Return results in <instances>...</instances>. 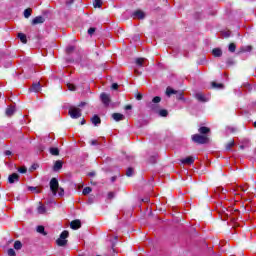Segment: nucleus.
Here are the masks:
<instances>
[{"mask_svg": "<svg viewBox=\"0 0 256 256\" xmlns=\"http://www.w3.org/2000/svg\"><path fill=\"white\" fill-rule=\"evenodd\" d=\"M33 169H36V166H34Z\"/></svg>", "mask_w": 256, "mask_h": 256, "instance_id": "nucleus-56", "label": "nucleus"}, {"mask_svg": "<svg viewBox=\"0 0 256 256\" xmlns=\"http://www.w3.org/2000/svg\"><path fill=\"white\" fill-rule=\"evenodd\" d=\"M115 241H117V237H115Z\"/></svg>", "mask_w": 256, "mask_h": 256, "instance_id": "nucleus-59", "label": "nucleus"}, {"mask_svg": "<svg viewBox=\"0 0 256 256\" xmlns=\"http://www.w3.org/2000/svg\"><path fill=\"white\" fill-rule=\"evenodd\" d=\"M136 65L138 67H144L145 66V58H137L136 59Z\"/></svg>", "mask_w": 256, "mask_h": 256, "instance_id": "nucleus-22", "label": "nucleus"}, {"mask_svg": "<svg viewBox=\"0 0 256 256\" xmlns=\"http://www.w3.org/2000/svg\"><path fill=\"white\" fill-rule=\"evenodd\" d=\"M37 232L41 233V235H44V236L47 235V232H45V227H43V226H38Z\"/></svg>", "mask_w": 256, "mask_h": 256, "instance_id": "nucleus-29", "label": "nucleus"}, {"mask_svg": "<svg viewBox=\"0 0 256 256\" xmlns=\"http://www.w3.org/2000/svg\"><path fill=\"white\" fill-rule=\"evenodd\" d=\"M7 254L9 256H15L16 255L15 250L13 248L8 249Z\"/></svg>", "mask_w": 256, "mask_h": 256, "instance_id": "nucleus-36", "label": "nucleus"}, {"mask_svg": "<svg viewBox=\"0 0 256 256\" xmlns=\"http://www.w3.org/2000/svg\"><path fill=\"white\" fill-rule=\"evenodd\" d=\"M181 163L183 165H193V163H195V158L192 156L186 157L181 160Z\"/></svg>", "mask_w": 256, "mask_h": 256, "instance_id": "nucleus-9", "label": "nucleus"}, {"mask_svg": "<svg viewBox=\"0 0 256 256\" xmlns=\"http://www.w3.org/2000/svg\"><path fill=\"white\" fill-rule=\"evenodd\" d=\"M112 118L114 119V121H123V119H125V115L121 113H114L112 114Z\"/></svg>", "mask_w": 256, "mask_h": 256, "instance_id": "nucleus-16", "label": "nucleus"}, {"mask_svg": "<svg viewBox=\"0 0 256 256\" xmlns=\"http://www.w3.org/2000/svg\"><path fill=\"white\" fill-rule=\"evenodd\" d=\"M29 191H33V193H41V191H39L37 187H29Z\"/></svg>", "mask_w": 256, "mask_h": 256, "instance_id": "nucleus-37", "label": "nucleus"}, {"mask_svg": "<svg viewBox=\"0 0 256 256\" xmlns=\"http://www.w3.org/2000/svg\"><path fill=\"white\" fill-rule=\"evenodd\" d=\"M212 55L214 57H221V55H223V51L220 48H214L212 50Z\"/></svg>", "mask_w": 256, "mask_h": 256, "instance_id": "nucleus-18", "label": "nucleus"}, {"mask_svg": "<svg viewBox=\"0 0 256 256\" xmlns=\"http://www.w3.org/2000/svg\"><path fill=\"white\" fill-rule=\"evenodd\" d=\"M93 190L91 189V187H85L82 191L83 195H89V193H91Z\"/></svg>", "mask_w": 256, "mask_h": 256, "instance_id": "nucleus-32", "label": "nucleus"}, {"mask_svg": "<svg viewBox=\"0 0 256 256\" xmlns=\"http://www.w3.org/2000/svg\"><path fill=\"white\" fill-rule=\"evenodd\" d=\"M112 181H115V178H112Z\"/></svg>", "mask_w": 256, "mask_h": 256, "instance_id": "nucleus-55", "label": "nucleus"}, {"mask_svg": "<svg viewBox=\"0 0 256 256\" xmlns=\"http://www.w3.org/2000/svg\"><path fill=\"white\" fill-rule=\"evenodd\" d=\"M235 49H237V45H235V43H230L228 46V51H230V53H235Z\"/></svg>", "mask_w": 256, "mask_h": 256, "instance_id": "nucleus-27", "label": "nucleus"}, {"mask_svg": "<svg viewBox=\"0 0 256 256\" xmlns=\"http://www.w3.org/2000/svg\"><path fill=\"white\" fill-rule=\"evenodd\" d=\"M68 114L70 115L71 119H79V117H81V110L79 107L71 106Z\"/></svg>", "mask_w": 256, "mask_h": 256, "instance_id": "nucleus-5", "label": "nucleus"}, {"mask_svg": "<svg viewBox=\"0 0 256 256\" xmlns=\"http://www.w3.org/2000/svg\"><path fill=\"white\" fill-rule=\"evenodd\" d=\"M51 155H59V149L58 148H50Z\"/></svg>", "mask_w": 256, "mask_h": 256, "instance_id": "nucleus-33", "label": "nucleus"}, {"mask_svg": "<svg viewBox=\"0 0 256 256\" xmlns=\"http://www.w3.org/2000/svg\"><path fill=\"white\" fill-rule=\"evenodd\" d=\"M67 53H71V51H75V47L73 46H69L68 48H66Z\"/></svg>", "mask_w": 256, "mask_h": 256, "instance_id": "nucleus-40", "label": "nucleus"}, {"mask_svg": "<svg viewBox=\"0 0 256 256\" xmlns=\"http://www.w3.org/2000/svg\"><path fill=\"white\" fill-rule=\"evenodd\" d=\"M18 39H20L22 43H27V36L23 33H18Z\"/></svg>", "mask_w": 256, "mask_h": 256, "instance_id": "nucleus-24", "label": "nucleus"}, {"mask_svg": "<svg viewBox=\"0 0 256 256\" xmlns=\"http://www.w3.org/2000/svg\"><path fill=\"white\" fill-rule=\"evenodd\" d=\"M254 127H256V122H254Z\"/></svg>", "mask_w": 256, "mask_h": 256, "instance_id": "nucleus-53", "label": "nucleus"}, {"mask_svg": "<svg viewBox=\"0 0 256 256\" xmlns=\"http://www.w3.org/2000/svg\"><path fill=\"white\" fill-rule=\"evenodd\" d=\"M91 122L93 123V125H99L101 124V118H99V116L95 115L92 119Z\"/></svg>", "mask_w": 256, "mask_h": 256, "instance_id": "nucleus-23", "label": "nucleus"}, {"mask_svg": "<svg viewBox=\"0 0 256 256\" xmlns=\"http://www.w3.org/2000/svg\"><path fill=\"white\" fill-rule=\"evenodd\" d=\"M71 229L77 230L81 229V220H74L70 223Z\"/></svg>", "mask_w": 256, "mask_h": 256, "instance_id": "nucleus-11", "label": "nucleus"}, {"mask_svg": "<svg viewBox=\"0 0 256 256\" xmlns=\"http://www.w3.org/2000/svg\"><path fill=\"white\" fill-rule=\"evenodd\" d=\"M101 5H103V0H94L93 6L95 7V9L101 8Z\"/></svg>", "mask_w": 256, "mask_h": 256, "instance_id": "nucleus-25", "label": "nucleus"}, {"mask_svg": "<svg viewBox=\"0 0 256 256\" xmlns=\"http://www.w3.org/2000/svg\"><path fill=\"white\" fill-rule=\"evenodd\" d=\"M253 47L251 45L241 47L239 53H249L251 52Z\"/></svg>", "mask_w": 256, "mask_h": 256, "instance_id": "nucleus-17", "label": "nucleus"}, {"mask_svg": "<svg viewBox=\"0 0 256 256\" xmlns=\"http://www.w3.org/2000/svg\"><path fill=\"white\" fill-rule=\"evenodd\" d=\"M30 91H33L34 93H39V91H41V83L39 82L34 83L30 88Z\"/></svg>", "mask_w": 256, "mask_h": 256, "instance_id": "nucleus-13", "label": "nucleus"}, {"mask_svg": "<svg viewBox=\"0 0 256 256\" xmlns=\"http://www.w3.org/2000/svg\"><path fill=\"white\" fill-rule=\"evenodd\" d=\"M80 125H85V119L80 122Z\"/></svg>", "mask_w": 256, "mask_h": 256, "instance_id": "nucleus-49", "label": "nucleus"}, {"mask_svg": "<svg viewBox=\"0 0 256 256\" xmlns=\"http://www.w3.org/2000/svg\"><path fill=\"white\" fill-rule=\"evenodd\" d=\"M133 19H145V12L141 10H137L132 13Z\"/></svg>", "mask_w": 256, "mask_h": 256, "instance_id": "nucleus-8", "label": "nucleus"}, {"mask_svg": "<svg viewBox=\"0 0 256 256\" xmlns=\"http://www.w3.org/2000/svg\"><path fill=\"white\" fill-rule=\"evenodd\" d=\"M213 89H223V84H219L217 82H212L211 83Z\"/></svg>", "mask_w": 256, "mask_h": 256, "instance_id": "nucleus-28", "label": "nucleus"}, {"mask_svg": "<svg viewBox=\"0 0 256 256\" xmlns=\"http://www.w3.org/2000/svg\"><path fill=\"white\" fill-rule=\"evenodd\" d=\"M5 113H6L7 117L13 116V114L15 113V106H8L6 108V112Z\"/></svg>", "mask_w": 256, "mask_h": 256, "instance_id": "nucleus-15", "label": "nucleus"}, {"mask_svg": "<svg viewBox=\"0 0 256 256\" xmlns=\"http://www.w3.org/2000/svg\"><path fill=\"white\" fill-rule=\"evenodd\" d=\"M166 95L167 97H171V95H176V99H178L179 101H183V99H185L183 97V92L177 91L171 87L166 88Z\"/></svg>", "mask_w": 256, "mask_h": 256, "instance_id": "nucleus-3", "label": "nucleus"}, {"mask_svg": "<svg viewBox=\"0 0 256 256\" xmlns=\"http://www.w3.org/2000/svg\"><path fill=\"white\" fill-rule=\"evenodd\" d=\"M24 17L25 19H29V17H31V8L24 10Z\"/></svg>", "mask_w": 256, "mask_h": 256, "instance_id": "nucleus-30", "label": "nucleus"}, {"mask_svg": "<svg viewBox=\"0 0 256 256\" xmlns=\"http://www.w3.org/2000/svg\"><path fill=\"white\" fill-rule=\"evenodd\" d=\"M112 89L117 90L119 89V85L117 83L112 84Z\"/></svg>", "mask_w": 256, "mask_h": 256, "instance_id": "nucleus-43", "label": "nucleus"}, {"mask_svg": "<svg viewBox=\"0 0 256 256\" xmlns=\"http://www.w3.org/2000/svg\"><path fill=\"white\" fill-rule=\"evenodd\" d=\"M16 181H19V174L13 173L12 175H10V176L8 177V183L13 184V183H15Z\"/></svg>", "mask_w": 256, "mask_h": 256, "instance_id": "nucleus-12", "label": "nucleus"}, {"mask_svg": "<svg viewBox=\"0 0 256 256\" xmlns=\"http://www.w3.org/2000/svg\"><path fill=\"white\" fill-rule=\"evenodd\" d=\"M133 168H128L127 171H126V175L127 177H133Z\"/></svg>", "mask_w": 256, "mask_h": 256, "instance_id": "nucleus-34", "label": "nucleus"}, {"mask_svg": "<svg viewBox=\"0 0 256 256\" xmlns=\"http://www.w3.org/2000/svg\"><path fill=\"white\" fill-rule=\"evenodd\" d=\"M45 23V18L43 16H37L32 20V25H41Z\"/></svg>", "mask_w": 256, "mask_h": 256, "instance_id": "nucleus-10", "label": "nucleus"}, {"mask_svg": "<svg viewBox=\"0 0 256 256\" xmlns=\"http://www.w3.org/2000/svg\"><path fill=\"white\" fill-rule=\"evenodd\" d=\"M83 105H85V103H81V104L79 105V107H83Z\"/></svg>", "mask_w": 256, "mask_h": 256, "instance_id": "nucleus-50", "label": "nucleus"}, {"mask_svg": "<svg viewBox=\"0 0 256 256\" xmlns=\"http://www.w3.org/2000/svg\"><path fill=\"white\" fill-rule=\"evenodd\" d=\"M115 197V194L113 192L108 193V199H113Z\"/></svg>", "mask_w": 256, "mask_h": 256, "instance_id": "nucleus-45", "label": "nucleus"}, {"mask_svg": "<svg viewBox=\"0 0 256 256\" xmlns=\"http://www.w3.org/2000/svg\"><path fill=\"white\" fill-rule=\"evenodd\" d=\"M230 35H231V32H230V31H228V32L225 33V37H230Z\"/></svg>", "mask_w": 256, "mask_h": 256, "instance_id": "nucleus-46", "label": "nucleus"}, {"mask_svg": "<svg viewBox=\"0 0 256 256\" xmlns=\"http://www.w3.org/2000/svg\"><path fill=\"white\" fill-rule=\"evenodd\" d=\"M209 128L203 126L199 128V133H201L202 135H207V133H209Z\"/></svg>", "mask_w": 256, "mask_h": 256, "instance_id": "nucleus-26", "label": "nucleus"}, {"mask_svg": "<svg viewBox=\"0 0 256 256\" xmlns=\"http://www.w3.org/2000/svg\"><path fill=\"white\" fill-rule=\"evenodd\" d=\"M21 247H23V244L21 243V241H16L14 243V249H16L17 251H19V249H21Z\"/></svg>", "mask_w": 256, "mask_h": 256, "instance_id": "nucleus-31", "label": "nucleus"}, {"mask_svg": "<svg viewBox=\"0 0 256 256\" xmlns=\"http://www.w3.org/2000/svg\"><path fill=\"white\" fill-rule=\"evenodd\" d=\"M136 99H137V101H141V99H143V94L137 93L136 94Z\"/></svg>", "mask_w": 256, "mask_h": 256, "instance_id": "nucleus-39", "label": "nucleus"}, {"mask_svg": "<svg viewBox=\"0 0 256 256\" xmlns=\"http://www.w3.org/2000/svg\"><path fill=\"white\" fill-rule=\"evenodd\" d=\"M90 175H95V174H93V173H90Z\"/></svg>", "mask_w": 256, "mask_h": 256, "instance_id": "nucleus-58", "label": "nucleus"}, {"mask_svg": "<svg viewBox=\"0 0 256 256\" xmlns=\"http://www.w3.org/2000/svg\"><path fill=\"white\" fill-rule=\"evenodd\" d=\"M50 191H52V195L58 197H63L65 195V190L62 187H59V181L57 178H52L50 180Z\"/></svg>", "mask_w": 256, "mask_h": 256, "instance_id": "nucleus-1", "label": "nucleus"}, {"mask_svg": "<svg viewBox=\"0 0 256 256\" xmlns=\"http://www.w3.org/2000/svg\"><path fill=\"white\" fill-rule=\"evenodd\" d=\"M33 169H36V166H34Z\"/></svg>", "mask_w": 256, "mask_h": 256, "instance_id": "nucleus-57", "label": "nucleus"}, {"mask_svg": "<svg viewBox=\"0 0 256 256\" xmlns=\"http://www.w3.org/2000/svg\"><path fill=\"white\" fill-rule=\"evenodd\" d=\"M100 100L102 101L103 105L109 107V104L111 103V96L107 93H102L100 95Z\"/></svg>", "mask_w": 256, "mask_h": 256, "instance_id": "nucleus-7", "label": "nucleus"}, {"mask_svg": "<svg viewBox=\"0 0 256 256\" xmlns=\"http://www.w3.org/2000/svg\"><path fill=\"white\" fill-rule=\"evenodd\" d=\"M19 173H27V168L21 167L18 169Z\"/></svg>", "mask_w": 256, "mask_h": 256, "instance_id": "nucleus-41", "label": "nucleus"}, {"mask_svg": "<svg viewBox=\"0 0 256 256\" xmlns=\"http://www.w3.org/2000/svg\"><path fill=\"white\" fill-rule=\"evenodd\" d=\"M67 237H69V231L64 230L56 240L58 247H65L67 245Z\"/></svg>", "mask_w": 256, "mask_h": 256, "instance_id": "nucleus-2", "label": "nucleus"}, {"mask_svg": "<svg viewBox=\"0 0 256 256\" xmlns=\"http://www.w3.org/2000/svg\"><path fill=\"white\" fill-rule=\"evenodd\" d=\"M196 99L198 101H201L202 103H206V101H209V97L204 96L203 93H197L196 94Z\"/></svg>", "mask_w": 256, "mask_h": 256, "instance_id": "nucleus-14", "label": "nucleus"}, {"mask_svg": "<svg viewBox=\"0 0 256 256\" xmlns=\"http://www.w3.org/2000/svg\"><path fill=\"white\" fill-rule=\"evenodd\" d=\"M155 113H158V115L160 116V117H167V115H169V112H167V110H165V109H162V110H157V108H156V111H154Z\"/></svg>", "mask_w": 256, "mask_h": 256, "instance_id": "nucleus-20", "label": "nucleus"}, {"mask_svg": "<svg viewBox=\"0 0 256 256\" xmlns=\"http://www.w3.org/2000/svg\"><path fill=\"white\" fill-rule=\"evenodd\" d=\"M4 155H6L7 157L11 156L12 155V152L10 150H6L4 152Z\"/></svg>", "mask_w": 256, "mask_h": 256, "instance_id": "nucleus-44", "label": "nucleus"}, {"mask_svg": "<svg viewBox=\"0 0 256 256\" xmlns=\"http://www.w3.org/2000/svg\"><path fill=\"white\" fill-rule=\"evenodd\" d=\"M37 212L39 213V215H45L47 213V208H45L44 205H40L37 208Z\"/></svg>", "mask_w": 256, "mask_h": 256, "instance_id": "nucleus-19", "label": "nucleus"}, {"mask_svg": "<svg viewBox=\"0 0 256 256\" xmlns=\"http://www.w3.org/2000/svg\"><path fill=\"white\" fill-rule=\"evenodd\" d=\"M91 145H97V140H92Z\"/></svg>", "mask_w": 256, "mask_h": 256, "instance_id": "nucleus-48", "label": "nucleus"}, {"mask_svg": "<svg viewBox=\"0 0 256 256\" xmlns=\"http://www.w3.org/2000/svg\"><path fill=\"white\" fill-rule=\"evenodd\" d=\"M93 33H95V28H90L88 30V35H93Z\"/></svg>", "mask_w": 256, "mask_h": 256, "instance_id": "nucleus-42", "label": "nucleus"}, {"mask_svg": "<svg viewBox=\"0 0 256 256\" xmlns=\"http://www.w3.org/2000/svg\"><path fill=\"white\" fill-rule=\"evenodd\" d=\"M67 87H68L69 91H75V85L67 84Z\"/></svg>", "mask_w": 256, "mask_h": 256, "instance_id": "nucleus-38", "label": "nucleus"}, {"mask_svg": "<svg viewBox=\"0 0 256 256\" xmlns=\"http://www.w3.org/2000/svg\"><path fill=\"white\" fill-rule=\"evenodd\" d=\"M240 149H243V146H240Z\"/></svg>", "mask_w": 256, "mask_h": 256, "instance_id": "nucleus-54", "label": "nucleus"}, {"mask_svg": "<svg viewBox=\"0 0 256 256\" xmlns=\"http://www.w3.org/2000/svg\"><path fill=\"white\" fill-rule=\"evenodd\" d=\"M153 103H161V97L159 96H155L152 99V102L148 103V108L151 109L152 111H157V105L153 104Z\"/></svg>", "mask_w": 256, "mask_h": 256, "instance_id": "nucleus-6", "label": "nucleus"}, {"mask_svg": "<svg viewBox=\"0 0 256 256\" xmlns=\"http://www.w3.org/2000/svg\"><path fill=\"white\" fill-rule=\"evenodd\" d=\"M63 167V162L61 160H58L54 164V171H59V169H62Z\"/></svg>", "mask_w": 256, "mask_h": 256, "instance_id": "nucleus-21", "label": "nucleus"}, {"mask_svg": "<svg viewBox=\"0 0 256 256\" xmlns=\"http://www.w3.org/2000/svg\"><path fill=\"white\" fill-rule=\"evenodd\" d=\"M112 247H115V243L112 244Z\"/></svg>", "mask_w": 256, "mask_h": 256, "instance_id": "nucleus-52", "label": "nucleus"}, {"mask_svg": "<svg viewBox=\"0 0 256 256\" xmlns=\"http://www.w3.org/2000/svg\"><path fill=\"white\" fill-rule=\"evenodd\" d=\"M71 3H73V0H71V2H70V3H68V5H71Z\"/></svg>", "mask_w": 256, "mask_h": 256, "instance_id": "nucleus-51", "label": "nucleus"}, {"mask_svg": "<svg viewBox=\"0 0 256 256\" xmlns=\"http://www.w3.org/2000/svg\"><path fill=\"white\" fill-rule=\"evenodd\" d=\"M233 145H235V142H234V141L229 142V143L226 145V150H227V151H230V149H231V147H233Z\"/></svg>", "mask_w": 256, "mask_h": 256, "instance_id": "nucleus-35", "label": "nucleus"}, {"mask_svg": "<svg viewBox=\"0 0 256 256\" xmlns=\"http://www.w3.org/2000/svg\"><path fill=\"white\" fill-rule=\"evenodd\" d=\"M192 141H194V143H199L200 145H205V143H209V138L207 136L195 134L192 136Z\"/></svg>", "mask_w": 256, "mask_h": 256, "instance_id": "nucleus-4", "label": "nucleus"}, {"mask_svg": "<svg viewBox=\"0 0 256 256\" xmlns=\"http://www.w3.org/2000/svg\"><path fill=\"white\" fill-rule=\"evenodd\" d=\"M125 109H126V111H129V109H132V107H131V105H127V106L125 107Z\"/></svg>", "mask_w": 256, "mask_h": 256, "instance_id": "nucleus-47", "label": "nucleus"}]
</instances>
